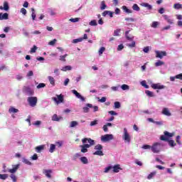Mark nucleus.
Segmentation results:
<instances>
[{"instance_id":"nucleus-11","label":"nucleus","mask_w":182,"mask_h":182,"mask_svg":"<svg viewBox=\"0 0 182 182\" xmlns=\"http://www.w3.org/2000/svg\"><path fill=\"white\" fill-rule=\"evenodd\" d=\"M162 114L167 117L171 116V113L168 107H164V109H162Z\"/></svg>"},{"instance_id":"nucleus-37","label":"nucleus","mask_w":182,"mask_h":182,"mask_svg":"<svg viewBox=\"0 0 182 182\" xmlns=\"http://www.w3.org/2000/svg\"><path fill=\"white\" fill-rule=\"evenodd\" d=\"M156 171H154V172L149 174L147 178L149 180H151V178H153L154 177V176H156Z\"/></svg>"},{"instance_id":"nucleus-64","label":"nucleus","mask_w":182,"mask_h":182,"mask_svg":"<svg viewBox=\"0 0 182 182\" xmlns=\"http://www.w3.org/2000/svg\"><path fill=\"white\" fill-rule=\"evenodd\" d=\"M176 79H178L179 80H182V73L176 75Z\"/></svg>"},{"instance_id":"nucleus-55","label":"nucleus","mask_w":182,"mask_h":182,"mask_svg":"<svg viewBox=\"0 0 182 182\" xmlns=\"http://www.w3.org/2000/svg\"><path fill=\"white\" fill-rule=\"evenodd\" d=\"M8 178V175L6 174H0V179L6 180Z\"/></svg>"},{"instance_id":"nucleus-2","label":"nucleus","mask_w":182,"mask_h":182,"mask_svg":"<svg viewBox=\"0 0 182 182\" xmlns=\"http://www.w3.org/2000/svg\"><path fill=\"white\" fill-rule=\"evenodd\" d=\"M160 140L163 141H167L171 148H173L175 146H176V143L173 139H168L165 136H161Z\"/></svg>"},{"instance_id":"nucleus-4","label":"nucleus","mask_w":182,"mask_h":182,"mask_svg":"<svg viewBox=\"0 0 182 182\" xmlns=\"http://www.w3.org/2000/svg\"><path fill=\"white\" fill-rule=\"evenodd\" d=\"M57 97H52V100L54 101L56 104L63 103L64 102V96L62 94L56 95Z\"/></svg>"},{"instance_id":"nucleus-17","label":"nucleus","mask_w":182,"mask_h":182,"mask_svg":"<svg viewBox=\"0 0 182 182\" xmlns=\"http://www.w3.org/2000/svg\"><path fill=\"white\" fill-rule=\"evenodd\" d=\"M60 120H63L61 116L58 117L57 114H54V115L52 116V121L60 122Z\"/></svg>"},{"instance_id":"nucleus-31","label":"nucleus","mask_w":182,"mask_h":182,"mask_svg":"<svg viewBox=\"0 0 182 182\" xmlns=\"http://www.w3.org/2000/svg\"><path fill=\"white\" fill-rule=\"evenodd\" d=\"M70 70H72V67L70 65H66L65 67H63L61 70L63 72H66V71Z\"/></svg>"},{"instance_id":"nucleus-40","label":"nucleus","mask_w":182,"mask_h":182,"mask_svg":"<svg viewBox=\"0 0 182 182\" xmlns=\"http://www.w3.org/2000/svg\"><path fill=\"white\" fill-rule=\"evenodd\" d=\"M77 124H78L77 122H75V121L70 122V127L71 128L75 127L77 126Z\"/></svg>"},{"instance_id":"nucleus-29","label":"nucleus","mask_w":182,"mask_h":182,"mask_svg":"<svg viewBox=\"0 0 182 182\" xmlns=\"http://www.w3.org/2000/svg\"><path fill=\"white\" fill-rule=\"evenodd\" d=\"M164 65H165V62H164V61L159 60L155 63L156 67L163 66Z\"/></svg>"},{"instance_id":"nucleus-56","label":"nucleus","mask_w":182,"mask_h":182,"mask_svg":"<svg viewBox=\"0 0 182 182\" xmlns=\"http://www.w3.org/2000/svg\"><path fill=\"white\" fill-rule=\"evenodd\" d=\"M43 87H46V84L45 83H39V85H37V89H40V88H43Z\"/></svg>"},{"instance_id":"nucleus-54","label":"nucleus","mask_w":182,"mask_h":182,"mask_svg":"<svg viewBox=\"0 0 182 182\" xmlns=\"http://www.w3.org/2000/svg\"><path fill=\"white\" fill-rule=\"evenodd\" d=\"M56 42H57V39L52 40L50 42H48V45L54 46L55 44H56Z\"/></svg>"},{"instance_id":"nucleus-19","label":"nucleus","mask_w":182,"mask_h":182,"mask_svg":"<svg viewBox=\"0 0 182 182\" xmlns=\"http://www.w3.org/2000/svg\"><path fill=\"white\" fill-rule=\"evenodd\" d=\"M164 135H161V136H164L165 138H166V137L170 138V137H173L174 136L173 133H169L167 131H164Z\"/></svg>"},{"instance_id":"nucleus-27","label":"nucleus","mask_w":182,"mask_h":182,"mask_svg":"<svg viewBox=\"0 0 182 182\" xmlns=\"http://www.w3.org/2000/svg\"><path fill=\"white\" fill-rule=\"evenodd\" d=\"M122 9H123V11L127 14H132V11L129 10L127 6H122Z\"/></svg>"},{"instance_id":"nucleus-61","label":"nucleus","mask_w":182,"mask_h":182,"mask_svg":"<svg viewBox=\"0 0 182 182\" xmlns=\"http://www.w3.org/2000/svg\"><path fill=\"white\" fill-rule=\"evenodd\" d=\"M154 124L159 125V126H162L164 124L163 121H159V122H154Z\"/></svg>"},{"instance_id":"nucleus-32","label":"nucleus","mask_w":182,"mask_h":182,"mask_svg":"<svg viewBox=\"0 0 182 182\" xmlns=\"http://www.w3.org/2000/svg\"><path fill=\"white\" fill-rule=\"evenodd\" d=\"M174 9H182V4H174L173 5Z\"/></svg>"},{"instance_id":"nucleus-35","label":"nucleus","mask_w":182,"mask_h":182,"mask_svg":"<svg viewBox=\"0 0 182 182\" xmlns=\"http://www.w3.org/2000/svg\"><path fill=\"white\" fill-rule=\"evenodd\" d=\"M159 26V21H153L151 24V27L153 28H157V27Z\"/></svg>"},{"instance_id":"nucleus-53","label":"nucleus","mask_w":182,"mask_h":182,"mask_svg":"<svg viewBox=\"0 0 182 182\" xmlns=\"http://www.w3.org/2000/svg\"><path fill=\"white\" fill-rule=\"evenodd\" d=\"M141 85L142 87H145L146 89L149 88V85H147L146 82V81H142L141 82Z\"/></svg>"},{"instance_id":"nucleus-30","label":"nucleus","mask_w":182,"mask_h":182,"mask_svg":"<svg viewBox=\"0 0 182 182\" xmlns=\"http://www.w3.org/2000/svg\"><path fill=\"white\" fill-rule=\"evenodd\" d=\"M145 93H146V96H148V97H154V92H151V91L146 90V91H145Z\"/></svg>"},{"instance_id":"nucleus-59","label":"nucleus","mask_w":182,"mask_h":182,"mask_svg":"<svg viewBox=\"0 0 182 182\" xmlns=\"http://www.w3.org/2000/svg\"><path fill=\"white\" fill-rule=\"evenodd\" d=\"M124 48V46L123 44H119V45L118 46L117 50H118V51H122V50H123Z\"/></svg>"},{"instance_id":"nucleus-6","label":"nucleus","mask_w":182,"mask_h":182,"mask_svg":"<svg viewBox=\"0 0 182 182\" xmlns=\"http://www.w3.org/2000/svg\"><path fill=\"white\" fill-rule=\"evenodd\" d=\"M114 139L113 134H105L104 136H101V141L103 142H107Z\"/></svg>"},{"instance_id":"nucleus-33","label":"nucleus","mask_w":182,"mask_h":182,"mask_svg":"<svg viewBox=\"0 0 182 182\" xmlns=\"http://www.w3.org/2000/svg\"><path fill=\"white\" fill-rule=\"evenodd\" d=\"M93 155L102 156L104 155V154L102 150H97V151L93 153Z\"/></svg>"},{"instance_id":"nucleus-60","label":"nucleus","mask_w":182,"mask_h":182,"mask_svg":"<svg viewBox=\"0 0 182 182\" xmlns=\"http://www.w3.org/2000/svg\"><path fill=\"white\" fill-rule=\"evenodd\" d=\"M80 21V18H70V21L73 23H76Z\"/></svg>"},{"instance_id":"nucleus-9","label":"nucleus","mask_w":182,"mask_h":182,"mask_svg":"<svg viewBox=\"0 0 182 182\" xmlns=\"http://www.w3.org/2000/svg\"><path fill=\"white\" fill-rule=\"evenodd\" d=\"M156 53V58L162 59L164 57H166L167 55V53L166 51H155Z\"/></svg>"},{"instance_id":"nucleus-12","label":"nucleus","mask_w":182,"mask_h":182,"mask_svg":"<svg viewBox=\"0 0 182 182\" xmlns=\"http://www.w3.org/2000/svg\"><path fill=\"white\" fill-rule=\"evenodd\" d=\"M73 93L75 95V97H77L78 99L81 100L82 102L85 101V97H82L76 90H73Z\"/></svg>"},{"instance_id":"nucleus-63","label":"nucleus","mask_w":182,"mask_h":182,"mask_svg":"<svg viewBox=\"0 0 182 182\" xmlns=\"http://www.w3.org/2000/svg\"><path fill=\"white\" fill-rule=\"evenodd\" d=\"M62 145H63V142L62 141L55 142V146H57L58 148H61Z\"/></svg>"},{"instance_id":"nucleus-38","label":"nucleus","mask_w":182,"mask_h":182,"mask_svg":"<svg viewBox=\"0 0 182 182\" xmlns=\"http://www.w3.org/2000/svg\"><path fill=\"white\" fill-rule=\"evenodd\" d=\"M132 9L134 11H140V8H139V5H137L136 4H134Z\"/></svg>"},{"instance_id":"nucleus-24","label":"nucleus","mask_w":182,"mask_h":182,"mask_svg":"<svg viewBox=\"0 0 182 182\" xmlns=\"http://www.w3.org/2000/svg\"><path fill=\"white\" fill-rule=\"evenodd\" d=\"M48 81H50V85L52 86H55V79L53 76L48 77Z\"/></svg>"},{"instance_id":"nucleus-10","label":"nucleus","mask_w":182,"mask_h":182,"mask_svg":"<svg viewBox=\"0 0 182 182\" xmlns=\"http://www.w3.org/2000/svg\"><path fill=\"white\" fill-rule=\"evenodd\" d=\"M151 87L154 90H163V89H165L166 86L165 85H160L159 83H157V84H152Z\"/></svg>"},{"instance_id":"nucleus-43","label":"nucleus","mask_w":182,"mask_h":182,"mask_svg":"<svg viewBox=\"0 0 182 182\" xmlns=\"http://www.w3.org/2000/svg\"><path fill=\"white\" fill-rule=\"evenodd\" d=\"M89 25L91 26H97V22L96 20H92V21H90Z\"/></svg>"},{"instance_id":"nucleus-23","label":"nucleus","mask_w":182,"mask_h":182,"mask_svg":"<svg viewBox=\"0 0 182 182\" xmlns=\"http://www.w3.org/2000/svg\"><path fill=\"white\" fill-rule=\"evenodd\" d=\"M9 112L10 114L17 113L18 112H19V109H17L14 108V107H11L9 109Z\"/></svg>"},{"instance_id":"nucleus-16","label":"nucleus","mask_w":182,"mask_h":182,"mask_svg":"<svg viewBox=\"0 0 182 182\" xmlns=\"http://www.w3.org/2000/svg\"><path fill=\"white\" fill-rule=\"evenodd\" d=\"M9 19V14L8 13H0V21L8 20Z\"/></svg>"},{"instance_id":"nucleus-46","label":"nucleus","mask_w":182,"mask_h":182,"mask_svg":"<svg viewBox=\"0 0 182 182\" xmlns=\"http://www.w3.org/2000/svg\"><path fill=\"white\" fill-rule=\"evenodd\" d=\"M68 55V54H65L64 55H60V60H61L63 62H65L66 61L65 58H67Z\"/></svg>"},{"instance_id":"nucleus-62","label":"nucleus","mask_w":182,"mask_h":182,"mask_svg":"<svg viewBox=\"0 0 182 182\" xmlns=\"http://www.w3.org/2000/svg\"><path fill=\"white\" fill-rule=\"evenodd\" d=\"M96 124H98V121L97 120H94L93 122H91V124H90L91 127H94Z\"/></svg>"},{"instance_id":"nucleus-28","label":"nucleus","mask_w":182,"mask_h":182,"mask_svg":"<svg viewBox=\"0 0 182 182\" xmlns=\"http://www.w3.org/2000/svg\"><path fill=\"white\" fill-rule=\"evenodd\" d=\"M4 10L6 11H8L9 10V5L8 1L4 2Z\"/></svg>"},{"instance_id":"nucleus-15","label":"nucleus","mask_w":182,"mask_h":182,"mask_svg":"<svg viewBox=\"0 0 182 182\" xmlns=\"http://www.w3.org/2000/svg\"><path fill=\"white\" fill-rule=\"evenodd\" d=\"M122 168L120 167V164H116L112 167V172L119 173Z\"/></svg>"},{"instance_id":"nucleus-7","label":"nucleus","mask_w":182,"mask_h":182,"mask_svg":"<svg viewBox=\"0 0 182 182\" xmlns=\"http://www.w3.org/2000/svg\"><path fill=\"white\" fill-rule=\"evenodd\" d=\"M23 92L28 96H32L33 95H34V91L31 87L27 86L23 87Z\"/></svg>"},{"instance_id":"nucleus-48","label":"nucleus","mask_w":182,"mask_h":182,"mask_svg":"<svg viewBox=\"0 0 182 182\" xmlns=\"http://www.w3.org/2000/svg\"><path fill=\"white\" fill-rule=\"evenodd\" d=\"M106 8H107V5L105 4V2L103 1L102 2H101L100 9L104 10V9H106Z\"/></svg>"},{"instance_id":"nucleus-8","label":"nucleus","mask_w":182,"mask_h":182,"mask_svg":"<svg viewBox=\"0 0 182 182\" xmlns=\"http://www.w3.org/2000/svg\"><path fill=\"white\" fill-rule=\"evenodd\" d=\"M124 141H127V142H130V136L129 134L128 133L127 129L124 128V134L122 136Z\"/></svg>"},{"instance_id":"nucleus-45","label":"nucleus","mask_w":182,"mask_h":182,"mask_svg":"<svg viewBox=\"0 0 182 182\" xmlns=\"http://www.w3.org/2000/svg\"><path fill=\"white\" fill-rule=\"evenodd\" d=\"M121 87H122V90H129V86L127 85H125V84L122 85Z\"/></svg>"},{"instance_id":"nucleus-25","label":"nucleus","mask_w":182,"mask_h":182,"mask_svg":"<svg viewBox=\"0 0 182 182\" xmlns=\"http://www.w3.org/2000/svg\"><path fill=\"white\" fill-rule=\"evenodd\" d=\"M80 161L84 164H88V159L86 156H82L80 158Z\"/></svg>"},{"instance_id":"nucleus-58","label":"nucleus","mask_w":182,"mask_h":182,"mask_svg":"<svg viewBox=\"0 0 182 182\" xmlns=\"http://www.w3.org/2000/svg\"><path fill=\"white\" fill-rule=\"evenodd\" d=\"M37 49H38V47H36V46H33V47L30 50V53H36Z\"/></svg>"},{"instance_id":"nucleus-36","label":"nucleus","mask_w":182,"mask_h":182,"mask_svg":"<svg viewBox=\"0 0 182 182\" xmlns=\"http://www.w3.org/2000/svg\"><path fill=\"white\" fill-rule=\"evenodd\" d=\"M129 31H126L125 32V36H126V38L127 39V40H129V41H133V37L132 38V37H129L128 35H129Z\"/></svg>"},{"instance_id":"nucleus-41","label":"nucleus","mask_w":182,"mask_h":182,"mask_svg":"<svg viewBox=\"0 0 182 182\" xmlns=\"http://www.w3.org/2000/svg\"><path fill=\"white\" fill-rule=\"evenodd\" d=\"M127 46L129 48H135L136 47V42L134 41H132L130 44H127Z\"/></svg>"},{"instance_id":"nucleus-42","label":"nucleus","mask_w":182,"mask_h":182,"mask_svg":"<svg viewBox=\"0 0 182 182\" xmlns=\"http://www.w3.org/2000/svg\"><path fill=\"white\" fill-rule=\"evenodd\" d=\"M106 50L105 47H101L100 49L99 50V55L100 56H102V55L103 54L104 51Z\"/></svg>"},{"instance_id":"nucleus-20","label":"nucleus","mask_w":182,"mask_h":182,"mask_svg":"<svg viewBox=\"0 0 182 182\" xmlns=\"http://www.w3.org/2000/svg\"><path fill=\"white\" fill-rule=\"evenodd\" d=\"M43 149H45V145H41L36 147V151L37 153H41Z\"/></svg>"},{"instance_id":"nucleus-44","label":"nucleus","mask_w":182,"mask_h":182,"mask_svg":"<svg viewBox=\"0 0 182 182\" xmlns=\"http://www.w3.org/2000/svg\"><path fill=\"white\" fill-rule=\"evenodd\" d=\"M113 168L112 166H109L108 167L105 168L104 173H109L111 169Z\"/></svg>"},{"instance_id":"nucleus-47","label":"nucleus","mask_w":182,"mask_h":182,"mask_svg":"<svg viewBox=\"0 0 182 182\" xmlns=\"http://www.w3.org/2000/svg\"><path fill=\"white\" fill-rule=\"evenodd\" d=\"M83 41V38H77V39H74L73 41V43H77L79 42H82Z\"/></svg>"},{"instance_id":"nucleus-39","label":"nucleus","mask_w":182,"mask_h":182,"mask_svg":"<svg viewBox=\"0 0 182 182\" xmlns=\"http://www.w3.org/2000/svg\"><path fill=\"white\" fill-rule=\"evenodd\" d=\"M103 149V146L100 144H97L94 147V149L97 150V151H102Z\"/></svg>"},{"instance_id":"nucleus-26","label":"nucleus","mask_w":182,"mask_h":182,"mask_svg":"<svg viewBox=\"0 0 182 182\" xmlns=\"http://www.w3.org/2000/svg\"><path fill=\"white\" fill-rule=\"evenodd\" d=\"M55 149H56V145H55L53 144H51L50 147V150H49L50 153L53 154L55 151Z\"/></svg>"},{"instance_id":"nucleus-14","label":"nucleus","mask_w":182,"mask_h":182,"mask_svg":"<svg viewBox=\"0 0 182 182\" xmlns=\"http://www.w3.org/2000/svg\"><path fill=\"white\" fill-rule=\"evenodd\" d=\"M43 173L45 176H46V177L48 178H51V173H53V171L50 170V169H48V170H46V169H44L43 171Z\"/></svg>"},{"instance_id":"nucleus-1","label":"nucleus","mask_w":182,"mask_h":182,"mask_svg":"<svg viewBox=\"0 0 182 182\" xmlns=\"http://www.w3.org/2000/svg\"><path fill=\"white\" fill-rule=\"evenodd\" d=\"M82 143L84 145H81L80 146L90 149L92 146L95 145V140L91 138H84L82 139Z\"/></svg>"},{"instance_id":"nucleus-21","label":"nucleus","mask_w":182,"mask_h":182,"mask_svg":"<svg viewBox=\"0 0 182 182\" xmlns=\"http://www.w3.org/2000/svg\"><path fill=\"white\" fill-rule=\"evenodd\" d=\"M164 18L165 21H167L168 23H170V24H173V20L169 18L168 16L164 15Z\"/></svg>"},{"instance_id":"nucleus-18","label":"nucleus","mask_w":182,"mask_h":182,"mask_svg":"<svg viewBox=\"0 0 182 182\" xmlns=\"http://www.w3.org/2000/svg\"><path fill=\"white\" fill-rule=\"evenodd\" d=\"M89 108H92V104H86V107H82V110L85 113H87L89 112Z\"/></svg>"},{"instance_id":"nucleus-49","label":"nucleus","mask_w":182,"mask_h":182,"mask_svg":"<svg viewBox=\"0 0 182 182\" xmlns=\"http://www.w3.org/2000/svg\"><path fill=\"white\" fill-rule=\"evenodd\" d=\"M31 11H32V19L33 21H35L36 19V13H35V9H31Z\"/></svg>"},{"instance_id":"nucleus-22","label":"nucleus","mask_w":182,"mask_h":182,"mask_svg":"<svg viewBox=\"0 0 182 182\" xmlns=\"http://www.w3.org/2000/svg\"><path fill=\"white\" fill-rule=\"evenodd\" d=\"M141 6H144V7H146L149 10H151L152 9L151 5L149 4H147V3H142V4H141Z\"/></svg>"},{"instance_id":"nucleus-50","label":"nucleus","mask_w":182,"mask_h":182,"mask_svg":"<svg viewBox=\"0 0 182 182\" xmlns=\"http://www.w3.org/2000/svg\"><path fill=\"white\" fill-rule=\"evenodd\" d=\"M121 32V29H117L114 31V36H119Z\"/></svg>"},{"instance_id":"nucleus-5","label":"nucleus","mask_w":182,"mask_h":182,"mask_svg":"<svg viewBox=\"0 0 182 182\" xmlns=\"http://www.w3.org/2000/svg\"><path fill=\"white\" fill-rule=\"evenodd\" d=\"M160 143H154L153 146H151V151L154 154H158L160 151Z\"/></svg>"},{"instance_id":"nucleus-57","label":"nucleus","mask_w":182,"mask_h":182,"mask_svg":"<svg viewBox=\"0 0 182 182\" xmlns=\"http://www.w3.org/2000/svg\"><path fill=\"white\" fill-rule=\"evenodd\" d=\"M80 148H81V152L82 154H85V153H87L88 151V149L87 148H85V147H82L80 146Z\"/></svg>"},{"instance_id":"nucleus-52","label":"nucleus","mask_w":182,"mask_h":182,"mask_svg":"<svg viewBox=\"0 0 182 182\" xmlns=\"http://www.w3.org/2000/svg\"><path fill=\"white\" fill-rule=\"evenodd\" d=\"M23 163L26 164V165L31 166V162L30 161H28L26 159H23Z\"/></svg>"},{"instance_id":"nucleus-51","label":"nucleus","mask_w":182,"mask_h":182,"mask_svg":"<svg viewBox=\"0 0 182 182\" xmlns=\"http://www.w3.org/2000/svg\"><path fill=\"white\" fill-rule=\"evenodd\" d=\"M120 107H121L120 102H114V108H115V109H120Z\"/></svg>"},{"instance_id":"nucleus-34","label":"nucleus","mask_w":182,"mask_h":182,"mask_svg":"<svg viewBox=\"0 0 182 182\" xmlns=\"http://www.w3.org/2000/svg\"><path fill=\"white\" fill-rule=\"evenodd\" d=\"M181 139V137L180 135H178V136H176V144H178L179 145L182 144Z\"/></svg>"},{"instance_id":"nucleus-13","label":"nucleus","mask_w":182,"mask_h":182,"mask_svg":"<svg viewBox=\"0 0 182 182\" xmlns=\"http://www.w3.org/2000/svg\"><path fill=\"white\" fill-rule=\"evenodd\" d=\"M73 93L75 95V97H77L78 99L81 100L82 102L85 101V97H82L76 90H73Z\"/></svg>"},{"instance_id":"nucleus-3","label":"nucleus","mask_w":182,"mask_h":182,"mask_svg":"<svg viewBox=\"0 0 182 182\" xmlns=\"http://www.w3.org/2000/svg\"><path fill=\"white\" fill-rule=\"evenodd\" d=\"M28 102L30 106H31L32 107H34L35 106H36V104L38 103V97H28Z\"/></svg>"}]
</instances>
